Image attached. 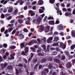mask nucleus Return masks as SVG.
Instances as JSON below:
<instances>
[{
    "label": "nucleus",
    "mask_w": 75,
    "mask_h": 75,
    "mask_svg": "<svg viewBox=\"0 0 75 75\" xmlns=\"http://www.w3.org/2000/svg\"><path fill=\"white\" fill-rule=\"evenodd\" d=\"M23 31H24V32H25L26 33H27L28 32V30L26 28H25L23 29Z\"/></svg>",
    "instance_id": "nucleus-42"
},
{
    "label": "nucleus",
    "mask_w": 75,
    "mask_h": 75,
    "mask_svg": "<svg viewBox=\"0 0 75 75\" xmlns=\"http://www.w3.org/2000/svg\"><path fill=\"white\" fill-rule=\"evenodd\" d=\"M23 60L25 62L26 64L27 63V59H26L25 58H23Z\"/></svg>",
    "instance_id": "nucleus-51"
},
{
    "label": "nucleus",
    "mask_w": 75,
    "mask_h": 75,
    "mask_svg": "<svg viewBox=\"0 0 75 75\" xmlns=\"http://www.w3.org/2000/svg\"><path fill=\"white\" fill-rule=\"evenodd\" d=\"M53 67V65L52 64V63H50L48 65V68L50 69H51V68H52Z\"/></svg>",
    "instance_id": "nucleus-14"
},
{
    "label": "nucleus",
    "mask_w": 75,
    "mask_h": 75,
    "mask_svg": "<svg viewBox=\"0 0 75 75\" xmlns=\"http://www.w3.org/2000/svg\"><path fill=\"white\" fill-rule=\"evenodd\" d=\"M44 30V26L42 25H40L39 27V31L40 32H42Z\"/></svg>",
    "instance_id": "nucleus-3"
},
{
    "label": "nucleus",
    "mask_w": 75,
    "mask_h": 75,
    "mask_svg": "<svg viewBox=\"0 0 75 75\" xmlns=\"http://www.w3.org/2000/svg\"><path fill=\"white\" fill-rule=\"evenodd\" d=\"M18 10L17 8H16L14 9V12H13V14L14 15H16V14L18 13Z\"/></svg>",
    "instance_id": "nucleus-9"
},
{
    "label": "nucleus",
    "mask_w": 75,
    "mask_h": 75,
    "mask_svg": "<svg viewBox=\"0 0 75 75\" xmlns=\"http://www.w3.org/2000/svg\"><path fill=\"white\" fill-rule=\"evenodd\" d=\"M59 34L62 36H64V32H60L59 33Z\"/></svg>",
    "instance_id": "nucleus-45"
},
{
    "label": "nucleus",
    "mask_w": 75,
    "mask_h": 75,
    "mask_svg": "<svg viewBox=\"0 0 75 75\" xmlns=\"http://www.w3.org/2000/svg\"><path fill=\"white\" fill-rule=\"evenodd\" d=\"M62 60H63V59H65V56L64 54L62 55Z\"/></svg>",
    "instance_id": "nucleus-36"
},
{
    "label": "nucleus",
    "mask_w": 75,
    "mask_h": 75,
    "mask_svg": "<svg viewBox=\"0 0 75 75\" xmlns=\"http://www.w3.org/2000/svg\"><path fill=\"white\" fill-rule=\"evenodd\" d=\"M46 59L44 58L43 59H42L41 61V63H44V62H46Z\"/></svg>",
    "instance_id": "nucleus-15"
},
{
    "label": "nucleus",
    "mask_w": 75,
    "mask_h": 75,
    "mask_svg": "<svg viewBox=\"0 0 75 75\" xmlns=\"http://www.w3.org/2000/svg\"><path fill=\"white\" fill-rule=\"evenodd\" d=\"M36 3H37V1H34V2H32V5H35V4Z\"/></svg>",
    "instance_id": "nucleus-61"
},
{
    "label": "nucleus",
    "mask_w": 75,
    "mask_h": 75,
    "mask_svg": "<svg viewBox=\"0 0 75 75\" xmlns=\"http://www.w3.org/2000/svg\"><path fill=\"white\" fill-rule=\"evenodd\" d=\"M64 43H62V42H60V47H63V45H64Z\"/></svg>",
    "instance_id": "nucleus-31"
},
{
    "label": "nucleus",
    "mask_w": 75,
    "mask_h": 75,
    "mask_svg": "<svg viewBox=\"0 0 75 75\" xmlns=\"http://www.w3.org/2000/svg\"><path fill=\"white\" fill-rule=\"evenodd\" d=\"M75 48V44L73 45L71 47V50H74Z\"/></svg>",
    "instance_id": "nucleus-26"
},
{
    "label": "nucleus",
    "mask_w": 75,
    "mask_h": 75,
    "mask_svg": "<svg viewBox=\"0 0 75 75\" xmlns=\"http://www.w3.org/2000/svg\"><path fill=\"white\" fill-rule=\"evenodd\" d=\"M57 29L59 30H64V27L62 24H61L57 27Z\"/></svg>",
    "instance_id": "nucleus-4"
},
{
    "label": "nucleus",
    "mask_w": 75,
    "mask_h": 75,
    "mask_svg": "<svg viewBox=\"0 0 75 75\" xmlns=\"http://www.w3.org/2000/svg\"><path fill=\"white\" fill-rule=\"evenodd\" d=\"M59 40L58 37H55L53 40L54 41H57Z\"/></svg>",
    "instance_id": "nucleus-17"
},
{
    "label": "nucleus",
    "mask_w": 75,
    "mask_h": 75,
    "mask_svg": "<svg viewBox=\"0 0 75 75\" xmlns=\"http://www.w3.org/2000/svg\"><path fill=\"white\" fill-rule=\"evenodd\" d=\"M3 58L4 60H6L7 59V56L5 55L3 56Z\"/></svg>",
    "instance_id": "nucleus-47"
},
{
    "label": "nucleus",
    "mask_w": 75,
    "mask_h": 75,
    "mask_svg": "<svg viewBox=\"0 0 75 75\" xmlns=\"http://www.w3.org/2000/svg\"><path fill=\"white\" fill-rule=\"evenodd\" d=\"M55 0H50L49 2L51 4H54L55 3Z\"/></svg>",
    "instance_id": "nucleus-22"
},
{
    "label": "nucleus",
    "mask_w": 75,
    "mask_h": 75,
    "mask_svg": "<svg viewBox=\"0 0 75 75\" xmlns=\"http://www.w3.org/2000/svg\"><path fill=\"white\" fill-rule=\"evenodd\" d=\"M44 4V1L42 0H40L38 2V5H42Z\"/></svg>",
    "instance_id": "nucleus-11"
},
{
    "label": "nucleus",
    "mask_w": 75,
    "mask_h": 75,
    "mask_svg": "<svg viewBox=\"0 0 75 75\" xmlns=\"http://www.w3.org/2000/svg\"><path fill=\"white\" fill-rule=\"evenodd\" d=\"M25 52L26 54L28 52V47H26L25 49Z\"/></svg>",
    "instance_id": "nucleus-23"
},
{
    "label": "nucleus",
    "mask_w": 75,
    "mask_h": 75,
    "mask_svg": "<svg viewBox=\"0 0 75 75\" xmlns=\"http://www.w3.org/2000/svg\"><path fill=\"white\" fill-rule=\"evenodd\" d=\"M15 25H16V26H18V27H21L22 26L21 23L19 24L16 22L15 23Z\"/></svg>",
    "instance_id": "nucleus-16"
},
{
    "label": "nucleus",
    "mask_w": 75,
    "mask_h": 75,
    "mask_svg": "<svg viewBox=\"0 0 75 75\" xmlns=\"http://www.w3.org/2000/svg\"><path fill=\"white\" fill-rule=\"evenodd\" d=\"M40 8H41L42 9H42H40L39 10V13H43L44 11L43 10H44L45 9V8H44V7H40Z\"/></svg>",
    "instance_id": "nucleus-6"
},
{
    "label": "nucleus",
    "mask_w": 75,
    "mask_h": 75,
    "mask_svg": "<svg viewBox=\"0 0 75 75\" xmlns=\"http://www.w3.org/2000/svg\"><path fill=\"white\" fill-rule=\"evenodd\" d=\"M19 71L20 73H21L23 72L22 68H19Z\"/></svg>",
    "instance_id": "nucleus-44"
},
{
    "label": "nucleus",
    "mask_w": 75,
    "mask_h": 75,
    "mask_svg": "<svg viewBox=\"0 0 75 75\" xmlns=\"http://www.w3.org/2000/svg\"><path fill=\"white\" fill-rule=\"evenodd\" d=\"M44 71H45V72H46L47 73H48V72H49V70L47 68H45L44 69Z\"/></svg>",
    "instance_id": "nucleus-32"
},
{
    "label": "nucleus",
    "mask_w": 75,
    "mask_h": 75,
    "mask_svg": "<svg viewBox=\"0 0 75 75\" xmlns=\"http://www.w3.org/2000/svg\"><path fill=\"white\" fill-rule=\"evenodd\" d=\"M12 8H10L8 9V13H11V12L12 11Z\"/></svg>",
    "instance_id": "nucleus-27"
},
{
    "label": "nucleus",
    "mask_w": 75,
    "mask_h": 75,
    "mask_svg": "<svg viewBox=\"0 0 75 75\" xmlns=\"http://www.w3.org/2000/svg\"><path fill=\"white\" fill-rule=\"evenodd\" d=\"M50 47H51V46H50V45H48L47 47V49L45 50V52H49V51H50L49 48H50Z\"/></svg>",
    "instance_id": "nucleus-7"
},
{
    "label": "nucleus",
    "mask_w": 75,
    "mask_h": 75,
    "mask_svg": "<svg viewBox=\"0 0 75 75\" xmlns=\"http://www.w3.org/2000/svg\"><path fill=\"white\" fill-rule=\"evenodd\" d=\"M49 20H53L54 19V18L52 16H50L48 17Z\"/></svg>",
    "instance_id": "nucleus-50"
},
{
    "label": "nucleus",
    "mask_w": 75,
    "mask_h": 75,
    "mask_svg": "<svg viewBox=\"0 0 75 75\" xmlns=\"http://www.w3.org/2000/svg\"><path fill=\"white\" fill-rule=\"evenodd\" d=\"M47 59L50 61H51L52 60V58L50 57H47Z\"/></svg>",
    "instance_id": "nucleus-28"
},
{
    "label": "nucleus",
    "mask_w": 75,
    "mask_h": 75,
    "mask_svg": "<svg viewBox=\"0 0 75 75\" xmlns=\"http://www.w3.org/2000/svg\"><path fill=\"white\" fill-rule=\"evenodd\" d=\"M24 2V1H22V0H18L17 1V3H19L20 5H23V4Z\"/></svg>",
    "instance_id": "nucleus-8"
},
{
    "label": "nucleus",
    "mask_w": 75,
    "mask_h": 75,
    "mask_svg": "<svg viewBox=\"0 0 75 75\" xmlns=\"http://www.w3.org/2000/svg\"><path fill=\"white\" fill-rule=\"evenodd\" d=\"M72 34L71 35L73 37L75 38V32L74 31H72L71 32Z\"/></svg>",
    "instance_id": "nucleus-20"
},
{
    "label": "nucleus",
    "mask_w": 75,
    "mask_h": 75,
    "mask_svg": "<svg viewBox=\"0 0 75 75\" xmlns=\"http://www.w3.org/2000/svg\"><path fill=\"white\" fill-rule=\"evenodd\" d=\"M37 66H38V64H36L34 67V69H37Z\"/></svg>",
    "instance_id": "nucleus-58"
},
{
    "label": "nucleus",
    "mask_w": 75,
    "mask_h": 75,
    "mask_svg": "<svg viewBox=\"0 0 75 75\" xmlns=\"http://www.w3.org/2000/svg\"><path fill=\"white\" fill-rule=\"evenodd\" d=\"M37 61V59H34L33 60V62H34V63H36V62Z\"/></svg>",
    "instance_id": "nucleus-41"
},
{
    "label": "nucleus",
    "mask_w": 75,
    "mask_h": 75,
    "mask_svg": "<svg viewBox=\"0 0 75 75\" xmlns=\"http://www.w3.org/2000/svg\"><path fill=\"white\" fill-rule=\"evenodd\" d=\"M4 30H5V28H2L1 30V33H3V32H4Z\"/></svg>",
    "instance_id": "nucleus-33"
},
{
    "label": "nucleus",
    "mask_w": 75,
    "mask_h": 75,
    "mask_svg": "<svg viewBox=\"0 0 75 75\" xmlns=\"http://www.w3.org/2000/svg\"><path fill=\"white\" fill-rule=\"evenodd\" d=\"M30 49L33 51V52H35V49L34 47H30Z\"/></svg>",
    "instance_id": "nucleus-35"
},
{
    "label": "nucleus",
    "mask_w": 75,
    "mask_h": 75,
    "mask_svg": "<svg viewBox=\"0 0 75 75\" xmlns=\"http://www.w3.org/2000/svg\"><path fill=\"white\" fill-rule=\"evenodd\" d=\"M42 41H43V42H45L47 41L46 38H44L43 39H41Z\"/></svg>",
    "instance_id": "nucleus-29"
},
{
    "label": "nucleus",
    "mask_w": 75,
    "mask_h": 75,
    "mask_svg": "<svg viewBox=\"0 0 75 75\" xmlns=\"http://www.w3.org/2000/svg\"><path fill=\"white\" fill-rule=\"evenodd\" d=\"M64 54L67 56H69L70 55L69 53L68 52V51H66L64 52Z\"/></svg>",
    "instance_id": "nucleus-19"
},
{
    "label": "nucleus",
    "mask_w": 75,
    "mask_h": 75,
    "mask_svg": "<svg viewBox=\"0 0 75 75\" xmlns=\"http://www.w3.org/2000/svg\"><path fill=\"white\" fill-rule=\"evenodd\" d=\"M12 18L11 16H9L8 18H7V20H11V19Z\"/></svg>",
    "instance_id": "nucleus-53"
},
{
    "label": "nucleus",
    "mask_w": 75,
    "mask_h": 75,
    "mask_svg": "<svg viewBox=\"0 0 75 75\" xmlns=\"http://www.w3.org/2000/svg\"><path fill=\"white\" fill-rule=\"evenodd\" d=\"M72 67V63L71 62H68L66 64V67L68 69H70Z\"/></svg>",
    "instance_id": "nucleus-2"
},
{
    "label": "nucleus",
    "mask_w": 75,
    "mask_h": 75,
    "mask_svg": "<svg viewBox=\"0 0 75 75\" xmlns=\"http://www.w3.org/2000/svg\"><path fill=\"white\" fill-rule=\"evenodd\" d=\"M42 65H39V69H41V68H42Z\"/></svg>",
    "instance_id": "nucleus-64"
},
{
    "label": "nucleus",
    "mask_w": 75,
    "mask_h": 75,
    "mask_svg": "<svg viewBox=\"0 0 75 75\" xmlns=\"http://www.w3.org/2000/svg\"><path fill=\"white\" fill-rule=\"evenodd\" d=\"M41 49L40 48L37 50V53L41 52Z\"/></svg>",
    "instance_id": "nucleus-63"
},
{
    "label": "nucleus",
    "mask_w": 75,
    "mask_h": 75,
    "mask_svg": "<svg viewBox=\"0 0 75 75\" xmlns=\"http://www.w3.org/2000/svg\"><path fill=\"white\" fill-rule=\"evenodd\" d=\"M10 48L11 49H15L16 47V46H15L12 45L10 47Z\"/></svg>",
    "instance_id": "nucleus-34"
},
{
    "label": "nucleus",
    "mask_w": 75,
    "mask_h": 75,
    "mask_svg": "<svg viewBox=\"0 0 75 75\" xmlns=\"http://www.w3.org/2000/svg\"><path fill=\"white\" fill-rule=\"evenodd\" d=\"M49 24L51 25H53L54 24V21H49Z\"/></svg>",
    "instance_id": "nucleus-21"
},
{
    "label": "nucleus",
    "mask_w": 75,
    "mask_h": 75,
    "mask_svg": "<svg viewBox=\"0 0 75 75\" xmlns=\"http://www.w3.org/2000/svg\"><path fill=\"white\" fill-rule=\"evenodd\" d=\"M33 41L29 42L28 43V45H33Z\"/></svg>",
    "instance_id": "nucleus-38"
},
{
    "label": "nucleus",
    "mask_w": 75,
    "mask_h": 75,
    "mask_svg": "<svg viewBox=\"0 0 75 75\" xmlns=\"http://www.w3.org/2000/svg\"><path fill=\"white\" fill-rule=\"evenodd\" d=\"M36 8H37L36 6H33L32 8L33 10H36Z\"/></svg>",
    "instance_id": "nucleus-60"
},
{
    "label": "nucleus",
    "mask_w": 75,
    "mask_h": 75,
    "mask_svg": "<svg viewBox=\"0 0 75 75\" xmlns=\"http://www.w3.org/2000/svg\"><path fill=\"white\" fill-rule=\"evenodd\" d=\"M13 28L12 27H11L9 29V30H8V32H11L12 30H13Z\"/></svg>",
    "instance_id": "nucleus-55"
},
{
    "label": "nucleus",
    "mask_w": 75,
    "mask_h": 75,
    "mask_svg": "<svg viewBox=\"0 0 75 75\" xmlns=\"http://www.w3.org/2000/svg\"><path fill=\"white\" fill-rule=\"evenodd\" d=\"M32 21L33 24L34 23H36V24H37V23H39V24H40V22L41 21V18H39L37 19V20L35 19H33Z\"/></svg>",
    "instance_id": "nucleus-1"
},
{
    "label": "nucleus",
    "mask_w": 75,
    "mask_h": 75,
    "mask_svg": "<svg viewBox=\"0 0 75 75\" xmlns=\"http://www.w3.org/2000/svg\"><path fill=\"white\" fill-rule=\"evenodd\" d=\"M18 67H23V65L22 64H19L18 65Z\"/></svg>",
    "instance_id": "nucleus-56"
},
{
    "label": "nucleus",
    "mask_w": 75,
    "mask_h": 75,
    "mask_svg": "<svg viewBox=\"0 0 75 75\" xmlns=\"http://www.w3.org/2000/svg\"><path fill=\"white\" fill-rule=\"evenodd\" d=\"M52 41L51 40L49 39H48L47 40V42H48V43H51V42Z\"/></svg>",
    "instance_id": "nucleus-43"
},
{
    "label": "nucleus",
    "mask_w": 75,
    "mask_h": 75,
    "mask_svg": "<svg viewBox=\"0 0 75 75\" xmlns=\"http://www.w3.org/2000/svg\"><path fill=\"white\" fill-rule=\"evenodd\" d=\"M13 26V24H8V27H12Z\"/></svg>",
    "instance_id": "nucleus-49"
},
{
    "label": "nucleus",
    "mask_w": 75,
    "mask_h": 75,
    "mask_svg": "<svg viewBox=\"0 0 75 75\" xmlns=\"http://www.w3.org/2000/svg\"><path fill=\"white\" fill-rule=\"evenodd\" d=\"M42 47L43 48L44 50H46V46H45V45L43 44L42 45Z\"/></svg>",
    "instance_id": "nucleus-25"
},
{
    "label": "nucleus",
    "mask_w": 75,
    "mask_h": 75,
    "mask_svg": "<svg viewBox=\"0 0 75 75\" xmlns=\"http://www.w3.org/2000/svg\"><path fill=\"white\" fill-rule=\"evenodd\" d=\"M7 65H8V64L7 63H5L4 64H3L1 68V69H4V68H6V67L7 66Z\"/></svg>",
    "instance_id": "nucleus-10"
},
{
    "label": "nucleus",
    "mask_w": 75,
    "mask_h": 75,
    "mask_svg": "<svg viewBox=\"0 0 75 75\" xmlns=\"http://www.w3.org/2000/svg\"><path fill=\"white\" fill-rule=\"evenodd\" d=\"M3 58L1 56H0V62H2L3 61Z\"/></svg>",
    "instance_id": "nucleus-52"
},
{
    "label": "nucleus",
    "mask_w": 75,
    "mask_h": 75,
    "mask_svg": "<svg viewBox=\"0 0 75 75\" xmlns=\"http://www.w3.org/2000/svg\"><path fill=\"white\" fill-rule=\"evenodd\" d=\"M54 62H56L57 63H60V61L58 59H54Z\"/></svg>",
    "instance_id": "nucleus-18"
},
{
    "label": "nucleus",
    "mask_w": 75,
    "mask_h": 75,
    "mask_svg": "<svg viewBox=\"0 0 75 75\" xmlns=\"http://www.w3.org/2000/svg\"><path fill=\"white\" fill-rule=\"evenodd\" d=\"M16 30H14L12 32V33H11L12 34V35H14V34H15V33H16Z\"/></svg>",
    "instance_id": "nucleus-46"
},
{
    "label": "nucleus",
    "mask_w": 75,
    "mask_h": 75,
    "mask_svg": "<svg viewBox=\"0 0 75 75\" xmlns=\"http://www.w3.org/2000/svg\"><path fill=\"white\" fill-rule=\"evenodd\" d=\"M50 26H48L46 27L45 30V32L46 33H48V32L50 31Z\"/></svg>",
    "instance_id": "nucleus-5"
},
{
    "label": "nucleus",
    "mask_w": 75,
    "mask_h": 75,
    "mask_svg": "<svg viewBox=\"0 0 75 75\" xmlns=\"http://www.w3.org/2000/svg\"><path fill=\"white\" fill-rule=\"evenodd\" d=\"M60 74L61 75H66V74L63 72H60Z\"/></svg>",
    "instance_id": "nucleus-54"
},
{
    "label": "nucleus",
    "mask_w": 75,
    "mask_h": 75,
    "mask_svg": "<svg viewBox=\"0 0 75 75\" xmlns=\"http://www.w3.org/2000/svg\"><path fill=\"white\" fill-rule=\"evenodd\" d=\"M24 38V35L22 34H20L19 35V39H23Z\"/></svg>",
    "instance_id": "nucleus-13"
},
{
    "label": "nucleus",
    "mask_w": 75,
    "mask_h": 75,
    "mask_svg": "<svg viewBox=\"0 0 75 75\" xmlns=\"http://www.w3.org/2000/svg\"><path fill=\"white\" fill-rule=\"evenodd\" d=\"M38 55L39 56H43L44 55V54L41 53H39L38 54Z\"/></svg>",
    "instance_id": "nucleus-59"
},
{
    "label": "nucleus",
    "mask_w": 75,
    "mask_h": 75,
    "mask_svg": "<svg viewBox=\"0 0 75 75\" xmlns=\"http://www.w3.org/2000/svg\"><path fill=\"white\" fill-rule=\"evenodd\" d=\"M53 37H50L48 39H49V40H50L51 41H52V40H53Z\"/></svg>",
    "instance_id": "nucleus-62"
},
{
    "label": "nucleus",
    "mask_w": 75,
    "mask_h": 75,
    "mask_svg": "<svg viewBox=\"0 0 75 75\" xmlns=\"http://www.w3.org/2000/svg\"><path fill=\"white\" fill-rule=\"evenodd\" d=\"M42 75H46V73L45 71H43L42 72Z\"/></svg>",
    "instance_id": "nucleus-39"
},
{
    "label": "nucleus",
    "mask_w": 75,
    "mask_h": 75,
    "mask_svg": "<svg viewBox=\"0 0 75 75\" xmlns=\"http://www.w3.org/2000/svg\"><path fill=\"white\" fill-rule=\"evenodd\" d=\"M62 48L63 49H65L66 48V45L65 44H64V45H63Z\"/></svg>",
    "instance_id": "nucleus-48"
},
{
    "label": "nucleus",
    "mask_w": 75,
    "mask_h": 75,
    "mask_svg": "<svg viewBox=\"0 0 75 75\" xmlns=\"http://www.w3.org/2000/svg\"><path fill=\"white\" fill-rule=\"evenodd\" d=\"M53 46H58V43H55L53 44Z\"/></svg>",
    "instance_id": "nucleus-40"
},
{
    "label": "nucleus",
    "mask_w": 75,
    "mask_h": 75,
    "mask_svg": "<svg viewBox=\"0 0 75 75\" xmlns=\"http://www.w3.org/2000/svg\"><path fill=\"white\" fill-rule=\"evenodd\" d=\"M7 9L6 8H5L4 9V11H3V12L4 13H6L7 12Z\"/></svg>",
    "instance_id": "nucleus-57"
},
{
    "label": "nucleus",
    "mask_w": 75,
    "mask_h": 75,
    "mask_svg": "<svg viewBox=\"0 0 75 75\" xmlns=\"http://www.w3.org/2000/svg\"><path fill=\"white\" fill-rule=\"evenodd\" d=\"M24 17V16L23 15H21L18 16V18H23Z\"/></svg>",
    "instance_id": "nucleus-37"
},
{
    "label": "nucleus",
    "mask_w": 75,
    "mask_h": 75,
    "mask_svg": "<svg viewBox=\"0 0 75 75\" xmlns=\"http://www.w3.org/2000/svg\"><path fill=\"white\" fill-rule=\"evenodd\" d=\"M13 68V66L11 65H9L7 66V69H8V70H12Z\"/></svg>",
    "instance_id": "nucleus-12"
},
{
    "label": "nucleus",
    "mask_w": 75,
    "mask_h": 75,
    "mask_svg": "<svg viewBox=\"0 0 75 75\" xmlns=\"http://www.w3.org/2000/svg\"><path fill=\"white\" fill-rule=\"evenodd\" d=\"M24 43H22L21 44V46H20V47H21V48H23V47H24Z\"/></svg>",
    "instance_id": "nucleus-30"
},
{
    "label": "nucleus",
    "mask_w": 75,
    "mask_h": 75,
    "mask_svg": "<svg viewBox=\"0 0 75 75\" xmlns=\"http://www.w3.org/2000/svg\"><path fill=\"white\" fill-rule=\"evenodd\" d=\"M65 16H71V14L69 12H67L65 14Z\"/></svg>",
    "instance_id": "nucleus-24"
}]
</instances>
